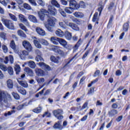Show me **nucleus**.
I'll list each match as a JSON object with an SVG mask.
<instances>
[{"instance_id":"nucleus-3","label":"nucleus","mask_w":130,"mask_h":130,"mask_svg":"<svg viewBox=\"0 0 130 130\" xmlns=\"http://www.w3.org/2000/svg\"><path fill=\"white\" fill-rule=\"evenodd\" d=\"M53 114L59 120H60L63 119V111L61 109H58L57 110H55L53 111Z\"/></svg>"},{"instance_id":"nucleus-30","label":"nucleus","mask_w":130,"mask_h":130,"mask_svg":"<svg viewBox=\"0 0 130 130\" xmlns=\"http://www.w3.org/2000/svg\"><path fill=\"white\" fill-rule=\"evenodd\" d=\"M28 66L31 69H35V67H36L35 62L32 60L28 62Z\"/></svg>"},{"instance_id":"nucleus-24","label":"nucleus","mask_w":130,"mask_h":130,"mask_svg":"<svg viewBox=\"0 0 130 130\" xmlns=\"http://www.w3.org/2000/svg\"><path fill=\"white\" fill-rule=\"evenodd\" d=\"M14 70L16 75H19V73L21 72V67L20 65L16 64L14 67Z\"/></svg>"},{"instance_id":"nucleus-2","label":"nucleus","mask_w":130,"mask_h":130,"mask_svg":"<svg viewBox=\"0 0 130 130\" xmlns=\"http://www.w3.org/2000/svg\"><path fill=\"white\" fill-rule=\"evenodd\" d=\"M2 21L5 26L9 30H15V25L12 20L2 18Z\"/></svg>"},{"instance_id":"nucleus-28","label":"nucleus","mask_w":130,"mask_h":130,"mask_svg":"<svg viewBox=\"0 0 130 130\" xmlns=\"http://www.w3.org/2000/svg\"><path fill=\"white\" fill-rule=\"evenodd\" d=\"M128 24H129V21H127L123 24V30L124 32H127L128 31Z\"/></svg>"},{"instance_id":"nucleus-39","label":"nucleus","mask_w":130,"mask_h":130,"mask_svg":"<svg viewBox=\"0 0 130 130\" xmlns=\"http://www.w3.org/2000/svg\"><path fill=\"white\" fill-rule=\"evenodd\" d=\"M9 17H10V18L11 19V20H12L13 21H14V22H17L18 21V19H17V17L14 15V14H12L10 13Z\"/></svg>"},{"instance_id":"nucleus-33","label":"nucleus","mask_w":130,"mask_h":130,"mask_svg":"<svg viewBox=\"0 0 130 130\" xmlns=\"http://www.w3.org/2000/svg\"><path fill=\"white\" fill-rule=\"evenodd\" d=\"M50 59L51 61H53V62H55V63H58L59 62V61H58V58H56L54 56H51Z\"/></svg>"},{"instance_id":"nucleus-1","label":"nucleus","mask_w":130,"mask_h":130,"mask_svg":"<svg viewBox=\"0 0 130 130\" xmlns=\"http://www.w3.org/2000/svg\"><path fill=\"white\" fill-rule=\"evenodd\" d=\"M70 7H66L64 11L68 14H72L74 10H79L80 9V5L77 3L75 0H70Z\"/></svg>"},{"instance_id":"nucleus-63","label":"nucleus","mask_w":130,"mask_h":130,"mask_svg":"<svg viewBox=\"0 0 130 130\" xmlns=\"http://www.w3.org/2000/svg\"><path fill=\"white\" fill-rule=\"evenodd\" d=\"M122 115L118 116L116 119V121H117V122H119L121 119H122Z\"/></svg>"},{"instance_id":"nucleus-36","label":"nucleus","mask_w":130,"mask_h":130,"mask_svg":"<svg viewBox=\"0 0 130 130\" xmlns=\"http://www.w3.org/2000/svg\"><path fill=\"white\" fill-rule=\"evenodd\" d=\"M19 27L22 29V30H23V31H25V32H28V29L22 23H19Z\"/></svg>"},{"instance_id":"nucleus-15","label":"nucleus","mask_w":130,"mask_h":130,"mask_svg":"<svg viewBox=\"0 0 130 130\" xmlns=\"http://www.w3.org/2000/svg\"><path fill=\"white\" fill-rule=\"evenodd\" d=\"M36 31L41 36H45V31L42 28L38 27L36 28Z\"/></svg>"},{"instance_id":"nucleus-52","label":"nucleus","mask_w":130,"mask_h":130,"mask_svg":"<svg viewBox=\"0 0 130 130\" xmlns=\"http://www.w3.org/2000/svg\"><path fill=\"white\" fill-rule=\"evenodd\" d=\"M46 28L49 31V32H52L53 31V29L51 26H49V25L46 24L45 25Z\"/></svg>"},{"instance_id":"nucleus-18","label":"nucleus","mask_w":130,"mask_h":130,"mask_svg":"<svg viewBox=\"0 0 130 130\" xmlns=\"http://www.w3.org/2000/svg\"><path fill=\"white\" fill-rule=\"evenodd\" d=\"M24 72L26 73V74L28 75V76H29V77H33L34 73L32 70H31L30 68L28 67H26L24 69Z\"/></svg>"},{"instance_id":"nucleus-6","label":"nucleus","mask_w":130,"mask_h":130,"mask_svg":"<svg viewBox=\"0 0 130 130\" xmlns=\"http://www.w3.org/2000/svg\"><path fill=\"white\" fill-rule=\"evenodd\" d=\"M48 12L45 9H41L40 11L38 12L39 17L42 21H44V18L45 17V14H47Z\"/></svg>"},{"instance_id":"nucleus-5","label":"nucleus","mask_w":130,"mask_h":130,"mask_svg":"<svg viewBox=\"0 0 130 130\" xmlns=\"http://www.w3.org/2000/svg\"><path fill=\"white\" fill-rule=\"evenodd\" d=\"M64 23L66 24V26L68 27H70V28H72V29H73V30H76V31H79L80 30L79 27H78L77 25L73 22H69L67 21H65Z\"/></svg>"},{"instance_id":"nucleus-57","label":"nucleus","mask_w":130,"mask_h":130,"mask_svg":"<svg viewBox=\"0 0 130 130\" xmlns=\"http://www.w3.org/2000/svg\"><path fill=\"white\" fill-rule=\"evenodd\" d=\"M78 5L79 6V8H80V7H81V8H85V7H86L85 3L83 1L80 2V4Z\"/></svg>"},{"instance_id":"nucleus-46","label":"nucleus","mask_w":130,"mask_h":130,"mask_svg":"<svg viewBox=\"0 0 130 130\" xmlns=\"http://www.w3.org/2000/svg\"><path fill=\"white\" fill-rule=\"evenodd\" d=\"M36 61H44V60L43 59V58L41 57V56H37L36 57Z\"/></svg>"},{"instance_id":"nucleus-35","label":"nucleus","mask_w":130,"mask_h":130,"mask_svg":"<svg viewBox=\"0 0 130 130\" xmlns=\"http://www.w3.org/2000/svg\"><path fill=\"white\" fill-rule=\"evenodd\" d=\"M18 92L22 95H26V90L22 87L18 88Z\"/></svg>"},{"instance_id":"nucleus-41","label":"nucleus","mask_w":130,"mask_h":130,"mask_svg":"<svg viewBox=\"0 0 130 130\" xmlns=\"http://www.w3.org/2000/svg\"><path fill=\"white\" fill-rule=\"evenodd\" d=\"M16 112V111L15 110H12L8 112L7 113H5L4 115L5 116H10V115H11L13 114V113H15Z\"/></svg>"},{"instance_id":"nucleus-64","label":"nucleus","mask_w":130,"mask_h":130,"mask_svg":"<svg viewBox=\"0 0 130 130\" xmlns=\"http://www.w3.org/2000/svg\"><path fill=\"white\" fill-rule=\"evenodd\" d=\"M116 75L118 76H121V71L119 70H117L116 72Z\"/></svg>"},{"instance_id":"nucleus-47","label":"nucleus","mask_w":130,"mask_h":130,"mask_svg":"<svg viewBox=\"0 0 130 130\" xmlns=\"http://www.w3.org/2000/svg\"><path fill=\"white\" fill-rule=\"evenodd\" d=\"M45 81V80L44 79V78H39L37 79V81L39 84H41V83H44Z\"/></svg>"},{"instance_id":"nucleus-38","label":"nucleus","mask_w":130,"mask_h":130,"mask_svg":"<svg viewBox=\"0 0 130 130\" xmlns=\"http://www.w3.org/2000/svg\"><path fill=\"white\" fill-rule=\"evenodd\" d=\"M7 71L8 73L9 74V75H10V76H13V74H14V71L13 70V68L9 67L7 68Z\"/></svg>"},{"instance_id":"nucleus-58","label":"nucleus","mask_w":130,"mask_h":130,"mask_svg":"<svg viewBox=\"0 0 130 130\" xmlns=\"http://www.w3.org/2000/svg\"><path fill=\"white\" fill-rule=\"evenodd\" d=\"M6 96V93L4 91L0 90V98H3Z\"/></svg>"},{"instance_id":"nucleus-40","label":"nucleus","mask_w":130,"mask_h":130,"mask_svg":"<svg viewBox=\"0 0 130 130\" xmlns=\"http://www.w3.org/2000/svg\"><path fill=\"white\" fill-rule=\"evenodd\" d=\"M0 69L2 71H4V72H7L8 71V67L3 64H0Z\"/></svg>"},{"instance_id":"nucleus-25","label":"nucleus","mask_w":130,"mask_h":130,"mask_svg":"<svg viewBox=\"0 0 130 130\" xmlns=\"http://www.w3.org/2000/svg\"><path fill=\"white\" fill-rule=\"evenodd\" d=\"M55 34L57 36H58V37H62V36L64 35V32L60 29H58L55 31Z\"/></svg>"},{"instance_id":"nucleus-27","label":"nucleus","mask_w":130,"mask_h":130,"mask_svg":"<svg viewBox=\"0 0 130 130\" xmlns=\"http://www.w3.org/2000/svg\"><path fill=\"white\" fill-rule=\"evenodd\" d=\"M78 54H79V53H77L75 56L72 58L64 66V68H66V67H68V66H69V64H70L71 61H73V60L74 59H77V58H78Z\"/></svg>"},{"instance_id":"nucleus-31","label":"nucleus","mask_w":130,"mask_h":130,"mask_svg":"<svg viewBox=\"0 0 130 130\" xmlns=\"http://www.w3.org/2000/svg\"><path fill=\"white\" fill-rule=\"evenodd\" d=\"M28 19L31 22H33V23H37V19H36V17L33 15H29L28 16Z\"/></svg>"},{"instance_id":"nucleus-37","label":"nucleus","mask_w":130,"mask_h":130,"mask_svg":"<svg viewBox=\"0 0 130 130\" xmlns=\"http://www.w3.org/2000/svg\"><path fill=\"white\" fill-rule=\"evenodd\" d=\"M81 43H82V41H81V39H79L77 44L74 46V49L75 50H77V49H78L79 47H80Z\"/></svg>"},{"instance_id":"nucleus-54","label":"nucleus","mask_w":130,"mask_h":130,"mask_svg":"<svg viewBox=\"0 0 130 130\" xmlns=\"http://www.w3.org/2000/svg\"><path fill=\"white\" fill-rule=\"evenodd\" d=\"M29 3L32 5V6H37V3L35 2V0H28Z\"/></svg>"},{"instance_id":"nucleus-23","label":"nucleus","mask_w":130,"mask_h":130,"mask_svg":"<svg viewBox=\"0 0 130 130\" xmlns=\"http://www.w3.org/2000/svg\"><path fill=\"white\" fill-rule=\"evenodd\" d=\"M17 34L19 36L22 37V38H26L27 37V36L25 32H24V31H23L22 30H18L17 31Z\"/></svg>"},{"instance_id":"nucleus-60","label":"nucleus","mask_w":130,"mask_h":130,"mask_svg":"<svg viewBox=\"0 0 130 130\" xmlns=\"http://www.w3.org/2000/svg\"><path fill=\"white\" fill-rule=\"evenodd\" d=\"M24 106H25V104L19 105L16 108V109L18 110H21V109H23V107H24Z\"/></svg>"},{"instance_id":"nucleus-10","label":"nucleus","mask_w":130,"mask_h":130,"mask_svg":"<svg viewBox=\"0 0 130 130\" xmlns=\"http://www.w3.org/2000/svg\"><path fill=\"white\" fill-rule=\"evenodd\" d=\"M48 8L49 12L52 15V16H55V15H56V9L55 8H54V7L51 5H48Z\"/></svg>"},{"instance_id":"nucleus-29","label":"nucleus","mask_w":130,"mask_h":130,"mask_svg":"<svg viewBox=\"0 0 130 130\" xmlns=\"http://www.w3.org/2000/svg\"><path fill=\"white\" fill-rule=\"evenodd\" d=\"M59 43L61 44V45H62L63 47H66L67 46L68 43L67 41L62 39H59Z\"/></svg>"},{"instance_id":"nucleus-13","label":"nucleus","mask_w":130,"mask_h":130,"mask_svg":"<svg viewBox=\"0 0 130 130\" xmlns=\"http://www.w3.org/2000/svg\"><path fill=\"white\" fill-rule=\"evenodd\" d=\"M53 127L55 129H62V128H63V127H62V125H61V121H58L57 122H56L54 124Z\"/></svg>"},{"instance_id":"nucleus-42","label":"nucleus","mask_w":130,"mask_h":130,"mask_svg":"<svg viewBox=\"0 0 130 130\" xmlns=\"http://www.w3.org/2000/svg\"><path fill=\"white\" fill-rule=\"evenodd\" d=\"M10 46L12 49L15 50V49H16V44H15V41H12L10 43Z\"/></svg>"},{"instance_id":"nucleus-48","label":"nucleus","mask_w":130,"mask_h":130,"mask_svg":"<svg viewBox=\"0 0 130 130\" xmlns=\"http://www.w3.org/2000/svg\"><path fill=\"white\" fill-rule=\"evenodd\" d=\"M45 116H47V117H50L51 116V114L48 112H46L43 115V117H45Z\"/></svg>"},{"instance_id":"nucleus-14","label":"nucleus","mask_w":130,"mask_h":130,"mask_svg":"<svg viewBox=\"0 0 130 130\" xmlns=\"http://www.w3.org/2000/svg\"><path fill=\"white\" fill-rule=\"evenodd\" d=\"M36 74L37 76L40 77H44L45 76V73L44 71L41 69H36L35 70Z\"/></svg>"},{"instance_id":"nucleus-26","label":"nucleus","mask_w":130,"mask_h":130,"mask_svg":"<svg viewBox=\"0 0 130 130\" xmlns=\"http://www.w3.org/2000/svg\"><path fill=\"white\" fill-rule=\"evenodd\" d=\"M33 42L36 47H37V48H41L42 46L40 44V41H39V39L38 40H34Z\"/></svg>"},{"instance_id":"nucleus-62","label":"nucleus","mask_w":130,"mask_h":130,"mask_svg":"<svg viewBox=\"0 0 130 130\" xmlns=\"http://www.w3.org/2000/svg\"><path fill=\"white\" fill-rule=\"evenodd\" d=\"M36 53L37 54V56H41L42 55L41 52L39 50H36Z\"/></svg>"},{"instance_id":"nucleus-7","label":"nucleus","mask_w":130,"mask_h":130,"mask_svg":"<svg viewBox=\"0 0 130 130\" xmlns=\"http://www.w3.org/2000/svg\"><path fill=\"white\" fill-rule=\"evenodd\" d=\"M52 50H53L54 52L60 54V55H63L64 54V52H63V51L60 49V48L57 46H54L52 48Z\"/></svg>"},{"instance_id":"nucleus-55","label":"nucleus","mask_w":130,"mask_h":130,"mask_svg":"<svg viewBox=\"0 0 130 130\" xmlns=\"http://www.w3.org/2000/svg\"><path fill=\"white\" fill-rule=\"evenodd\" d=\"M100 75V70H96L94 74H93V77H97V76H99Z\"/></svg>"},{"instance_id":"nucleus-4","label":"nucleus","mask_w":130,"mask_h":130,"mask_svg":"<svg viewBox=\"0 0 130 130\" xmlns=\"http://www.w3.org/2000/svg\"><path fill=\"white\" fill-rule=\"evenodd\" d=\"M22 45L23 47L25 48V49H26L27 51H32V49L33 48L32 47V45L29 41L24 40L22 42Z\"/></svg>"},{"instance_id":"nucleus-8","label":"nucleus","mask_w":130,"mask_h":130,"mask_svg":"<svg viewBox=\"0 0 130 130\" xmlns=\"http://www.w3.org/2000/svg\"><path fill=\"white\" fill-rule=\"evenodd\" d=\"M39 66L43 69V70H45V71H51V68L50 67L43 62H41L39 63Z\"/></svg>"},{"instance_id":"nucleus-45","label":"nucleus","mask_w":130,"mask_h":130,"mask_svg":"<svg viewBox=\"0 0 130 130\" xmlns=\"http://www.w3.org/2000/svg\"><path fill=\"white\" fill-rule=\"evenodd\" d=\"M58 11L61 15L63 16V17H67V14H66V12L62 9H61V8H59Z\"/></svg>"},{"instance_id":"nucleus-17","label":"nucleus","mask_w":130,"mask_h":130,"mask_svg":"<svg viewBox=\"0 0 130 130\" xmlns=\"http://www.w3.org/2000/svg\"><path fill=\"white\" fill-rule=\"evenodd\" d=\"M118 111L115 109H112L108 112L109 117H113L114 115L118 114Z\"/></svg>"},{"instance_id":"nucleus-32","label":"nucleus","mask_w":130,"mask_h":130,"mask_svg":"<svg viewBox=\"0 0 130 130\" xmlns=\"http://www.w3.org/2000/svg\"><path fill=\"white\" fill-rule=\"evenodd\" d=\"M39 41L42 45H45L46 46H47L49 44L48 43V42L43 39H40Z\"/></svg>"},{"instance_id":"nucleus-44","label":"nucleus","mask_w":130,"mask_h":130,"mask_svg":"<svg viewBox=\"0 0 130 130\" xmlns=\"http://www.w3.org/2000/svg\"><path fill=\"white\" fill-rule=\"evenodd\" d=\"M59 25L61 28H62V29H67V25L64 23H64L62 22H60L59 23Z\"/></svg>"},{"instance_id":"nucleus-49","label":"nucleus","mask_w":130,"mask_h":130,"mask_svg":"<svg viewBox=\"0 0 130 130\" xmlns=\"http://www.w3.org/2000/svg\"><path fill=\"white\" fill-rule=\"evenodd\" d=\"M89 52H90V50H87L82 56V59H84L87 57V56L89 54Z\"/></svg>"},{"instance_id":"nucleus-11","label":"nucleus","mask_w":130,"mask_h":130,"mask_svg":"<svg viewBox=\"0 0 130 130\" xmlns=\"http://www.w3.org/2000/svg\"><path fill=\"white\" fill-rule=\"evenodd\" d=\"M49 6H52V7H55L58 9H59V8H60V5L56 0H51L49 1Z\"/></svg>"},{"instance_id":"nucleus-34","label":"nucleus","mask_w":130,"mask_h":130,"mask_svg":"<svg viewBox=\"0 0 130 130\" xmlns=\"http://www.w3.org/2000/svg\"><path fill=\"white\" fill-rule=\"evenodd\" d=\"M41 109H42V107L39 105V107L34 109L32 110V111L35 112V113H40V112H41Z\"/></svg>"},{"instance_id":"nucleus-50","label":"nucleus","mask_w":130,"mask_h":130,"mask_svg":"<svg viewBox=\"0 0 130 130\" xmlns=\"http://www.w3.org/2000/svg\"><path fill=\"white\" fill-rule=\"evenodd\" d=\"M2 48L5 53H7L8 52V47H7V46L3 45Z\"/></svg>"},{"instance_id":"nucleus-61","label":"nucleus","mask_w":130,"mask_h":130,"mask_svg":"<svg viewBox=\"0 0 130 130\" xmlns=\"http://www.w3.org/2000/svg\"><path fill=\"white\" fill-rule=\"evenodd\" d=\"M96 106H102L103 105V103L100 101H97L96 103Z\"/></svg>"},{"instance_id":"nucleus-20","label":"nucleus","mask_w":130,"mask_h":130,"mask_svg":"<svg viewBox=\"0 0 130 130\" xmlns=\"http://www.w3.org/2000/svg\"><path fill=\"white\" fill-rule=\"evenodd\" d=\"M7 86L8 89H13V88H14V83H13V80L8 79L7 81Z\"/></svg>"},{"instance_id":"nucleus-22","label":"nucleus","mask_w":130,"mask_h":130,"mask_svg":"<svg viewBox=\"0 0 130 130\" xmlns=\"http://www.w3.org/2000/svg\"><path fill=\"white\" fill-rule=\"evenodd\" d=\"M64 35L67 40H71L72 39V33L66 31L64 34Z\"/></svg>"},{"instance_id":"nucleus-59","label":"nucleus","mask_w":130,"mask_h":130,"mask_svg":"<svg viewBox=\"0 0 130 130\" xmlns=\"http://www.w3.org/2000/svg\"><path fill=\"white\" fill-rule=\"evenodd\" d=\"M87 106H88V103L86 102L83 104L80 110H83V109H85V108H86Z\"/></svg>"},{"instance_id":"nucleus-43","label":"nucleus","mask_w":130,"mask_h":130,"mask_svg":"<svg viewBox=\"0 0 130 130\" xmlns=\"http://www.w3.org/2000/svg\"><path fill=\"white\" fill-rule=\"evenodd\" d=\"M37 3L41 7H44L45 6V2L42 0H38Z\"/></svg>"},{"instance_id":"nucleus-19","label":"nucleus","mask_w":130,"mask_h":130,"mask_svg":"<svg viewBox=\"0 0 130 130\" xmlns=\"http://www.w3.org/2000/svg\"><path fill=\"white\" fill-rule=\"evenodd\" d=\"M74 16L76 17V18H78L79 19H81L84 17V13L81 12H75L73 13Z\"/></svg>"},{"instance_id":"nucleus-9","label":"nucleus","mask_w":130,"mask_h":130,"mask_svg":"<svg viewBox=\"0 0 130 130\" xmlns=\"http://www.w3.org/2000/svg\"><path fill=\"white\" fill-rule=\"evenodd\" d=\"M18 17L21 22L24 23V24H25V25H26V26H29V22H28V20H27L26 17H25V16L23 15L22 14H19L18 15Z\"/></svg>"},{"instance_id":"nucleus-53","label":"nucleus","mask_w":130,"mask_h":130,"mask_svg":"<svg viewBox=\"0 0 130 130\" xmlns=\"http://www.w3.org/2000/svg\"><path fill=\"white\" fill-rule=\"evenodd\" d=\"M24 8L26 9V10H31V6L29 5L28 4H24Z\"/></svg>"},{"instance_id":"nucleus-21","label":"nucleus","mask_w":130,"mask_h":130,"mask_svg":"<svg viewBox=\"0 0 130 130\" xmlns=\"http://www.w3.org/2000/svg\"><path fill=\"white\" fill-rule=\"evenodd\" d=\"M17 82L23 88H27L28 87V83L25 81H22V80H17Z\"/></svg>"},{"instance_id":"nucleus-12","label":"nucleus","mask_w":130,"mask_h":130,"mask_svg":"<svg viewBox=\"0 0 130 130\" xmlns=\"http://www.w3.org/2000/svg\"><path fill=\"white\" fill-rule=\"evenodd\" d=\"M56 22V19L53 17H50L48 20V25L51 27H54Z\"/></svg>"},{"instance_id":"nucleus-51","label":"nucleus","mask_w":130,"mask_h":130,"mask_svg":"<svg viewBox=\"0 0 130 130\" xmlns=\"http://www.w3.org/2000/svg\"><path fill=\"white\" fill-rule=\"evenodd\" d=\"M0 37L3 39V40H6V33L2 32L0 33Z\"/></svg>"},{"instance_id":"nucleus-16","label":"nucleus","mask_w":130,"mask_h":130,"mask_svg":"<svg viewBox=\"0 0 130 130\" xmlns=\"http://www.w3.org/2000/svg\"><path fill=\"white\" fill-rule=\"evenodd\" d=\"M50 41L52 42L53 44L57 45L58 44V42H59V38L55 37H52L50 38Z\"/></svg>"},{"instance_id":"nucleus-56","label":"nucleus","mask_w":130,"mask_h":130,"mask_svg":"<svg viewBox=\"0 0 130 130\" xmlns=\"http://www.w3.org/2000/svg\"><path fill=\"white\" fill-rule=\"evenodd\" d=\"M12 95L13 96L14 98H20V95H19L18 94V93L15 92H13L12 93Z\"/></svg>"}]
</instances>
